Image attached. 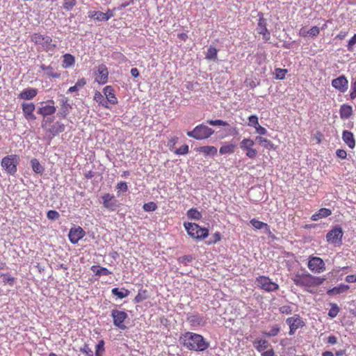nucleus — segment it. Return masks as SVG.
Here are the masks:
<instances>
[{
    "label": "nucleus",
    "mask_w": 356,
    "mask_h": 356,
    "mask_svg": "<svg viewBox=\"0 0 356 356\" xmlns=\"http://www.w3.org/2000/svg\"><path fill=\"white\" fill-rule=\"evenodd\" d=\"M180 342L189 350L204 351L209 346V343L201 334L186 332L180 337Z\"/></svg>",
    "instance_id": "1"
},
{
    "label": "nucleus",
    "mask_w": 356,
    "mask_h": 356,
    "mask_svg": "<svg viewBox=\"0 0 356 356\" xmlns=\"http://www.w3.org/2000/svg\"><path fill=\"white\" fill-rule=\"evenodd\" d=\"M291 280L296 286L303 287L306 291L311 292L309 290L310 288L322 284L325 280V278L314 276L308 273H298L294 274Z\"/></svg>",
    "instance_id": "2"
},
{
    "label": "nucleus",
    "mask_w": 356,
    "mask_h": 356,
    "mask_svg": "<svg viewBox=\"0 0 356 356\" xmlns=\"http://www.w3.org/2000/svg\"><path fill=\"white\" fill-rule=\"evenodd\" d=\"M31 40L45 51H54L56 48V42L49 35L35 33L31 35Z\"/></svg>",
    "instance_id": "3"
},
{
    "label": "nucleus",
    "mask_w": 356,
    "mask_h": 356,
    "mask_svg": "<svg viewBox=\"0 0 356 356\" xmlns=\"http://www.w3.org/2000/svg\"><path fill=\"white\" fill-rule=\"evenodd\" d=\"M184 228L187 234L193 239L202 240L209 235V230L207 228H202L199 225L193 222H184Z\"/></svg>",
    "instance_id": "4"
},
{
    "label": "nucleus",
    "mask_w": 356,
    "mask_h": 356,
    "mask_svg": "<svg viewBox=\"0 0 356 356\" xmlns=\"http://www.w3.org/2000/svg\"><path fill=\"white\" fill-rule=\"evenodd\" d=\"M214 133V131L208 126L201 124L197 125L192 131L187 132L188 137L195 140H202L209 138Z\"/></svg>",
    "instance_id": "5"
},
{
    "label": "nucleus",
    "mask_w": 356,
    "mask_h": 356,
    "mask_svg": "<svg viewBox=\"0 0 356 356\" xmlns=\"http://www.w3.org/2000/svg\"><path fill=\"white\" fill-rule=\"evenodd\" d=\"M19 160V156L17 154L8 155L2 159L1 165L6 173L14 175L17 171Z\"/></svg>",
    "instance_id": "6"
},
{
    "label": "nucleus",
    "mask_w": 356,
    "mask_h": 356,
    "mask_svg": "<svg viewBox=\"0 0 356 356\" xmlns=\"http://www.w3.org/2000/svg\"><path fill=\"white\" fill-rule=\"evenodd\" d=\"M255 284L257 287L266 292H273L279 289V285L268 276L261 275L256 277Z\"/></svg>",
    "instance_id": "7"
},
{
    "label": "nucleus",
    "mask_w": 356,
    "mask_h": 356,
    "mask_svg": "<svg viewBox=\"0 0 356 356\" xmlns=\"http://www.w3.org/2000/svg\"><path fill=\"white\" fill-rule=\"evenodd\" d=\"M343 235L342 228L339 226H336L327 233L326 241L329 243L339 246L342 243Z\"/></svg>",
    "instance_id": "8"
},
{
    "label": "nucleus",
    "mask_w": 356,
    "mask_h": 356,
    "mask_svg": "<svg viewBox=\"0 0 356 356\" xmlns=\"http://www.w3.org/2000/svg\"><path fill=\"white\" fill-rule=\"evenodd\" d=\"M108 70L105 64H100L94 71L95 81L99 85H104L108 80Z\"/></svg>",
    "instance_id": "9"
},
{
    "label": "nucleus",
    "mask_w": 356,
    "mask_h": 356,
    "mask_svg": "<svg viewBox=\"0 0 356 356\" xmlns=\"http://www.w3.org/2000/svg\"><path fill=\"white\" fill-rule=\"evenodd\" d=\"M308 268L313 273H321L325 270V264L323 260L318 257L311 256L309 258Z\"/></svg>",
    "instance_id": "10"
},
{
    "label": "nucleus",
    "mask_w": 356,
    "mask_h": 356,
    "mask_svg": "<svg viewBox=\"0 0 356 356\" xmlns=\"http://www.w3.org/2000/svg\"><path fill=\"white\" fill-rule=\"evenodd\" d=\"M111 316L113 318V325L115 327L121 330H125L127 328L124 322L128 318V315L125 312L118 309H113L111 311Z\"/></svg>",
    "instance_id": "11"
},
{
    "label": "nucleus",
    "mask_w": 356,
    "mask_h": 356,
    "mask_svg": "<svg viewBox=\"0 0 356 356\" xmlns=\"http://www.w3.org/2000/svg\"><path fill=\"white\" fill-rule=\"evenodd\" d=\"M254 142L251 138H244L240 143V148L246 151L245 155L250 159H254L257 154V150L253 148Z\"/></svg>",
    "instance_id": "12"
},
{
    "label": "nucleus",
    "mask_w": 356,
    "mask_h": 356,
    "mask_svg": "<svg viewBox=\"0 0 356 356\" xmlns=\"http://www.w3.org/2000/svg\"><path fill=\"white\" fill-rule=\"evenodd\" d=\"M258 15L259 20L256 30L259 34L263 35L265 41H268L270 39V33L267 29L266 20L264 17L263 13H259Z\"/></svg>",
    "instance_id": "13"
},
{
    "label": "nucleus",
    "mask_w": 356,
    "mask_h": 356,
    "mask_svg": "<svg viewBox=\"0 0 356 356\" xmlns=\"http://www.w3.org/2000/svg\"><path fill=\"white\" fill-rule=\"evenodd\" d=\"M102 199L104 207L108 211H115L119 207L118 200L113 195L105 193Z\"/></svg>",
    "instance_id": "14"
},
{
    "label": "nucleus",
    "mask_w": 356,
    "mask_h": 356,
    "mask_svg": "<svg viewBox=\"0 0 356 356\" xmlns=\"http://www.w3.org/2000/svg\"><path fill=\"white\" fill-rule=\"evenodd\" d=\"M286 321L289 326V334L290 335L294 334L296 330L305 325L303 321L299 315H294L293 316L289 317Z\"/></svg>",
    "instance_id": "15"
},
{
    "label": "nucleus",
    "mask_w": 356,
    "mask_h": 356,
    "mask_svg": "<svg viewBox=\"0 0 356 356\" xmlns=\"http://www.w3.org/2000/svg\"><path fill=\"white\" fill-rule=\"evenodd\" d=\"M103 93L105 98L106 105H115L118 103V98L115 94V90L113 86H106L103 89Z\"/></svg>",
    "instance_id": "16"
},
{
    "label": "nucleus",
    "mask_w": 356,
    "mask_h": 356,
    "mask_svg": "<svg viewBox=\"0 0 356 356\" xmlns=\"http://www.w3.org/2000/svg\"><path fill=\"white\" fill-rule=\"evenodd\" d=\"M332 86L341 92H345L348 90V81L344 75H341L332 81Z\"/></svg>",
    "instance_id": "17"
},
{
    "label": "nucleus",
    "mask_w": 356,
    "mask_h": 356,
    "mask_svg": "<svg viewBox=\"0 0 356 356\" xmlns=\"http://www.w3.org/2000/svg\"><path fill=\"white\" fill-rule=\"evenodd\" d=\"M22 107L24 116L27 120H35L36 119V117L33 113L35 108L33 103L24 102L22 104Z\"/></svg>",
    "instance_id": "18"
},
{
    "label": "nucleus",
    "mask_w": 356,
    "mask_h": 356,
    "mask_svg": "<svg viewBox=\"0 0 356 356\" xmlns=\"http://www.w3.org/2000/svg\"><path fill=\"white\" fill-rule=\"evenodd\" d=\"M85 235L83 229L79 227L77 228L70 229L68 234L69 240L73 244L78 243Z\"/></svg>",
    "instance_id": "19"
},
{
    "label": "nucleus",
    "mask_w": 356,
    "mask_h": 356,
    "mask_svg": "<svg viewBox=\"0 0 356 356\" xmlns=\"http://www.w3.org/2000/svg\"><path fill=\"white\" fill-rule=\"evenodd\" d=\"M47 134L55 136L59 133L64 131L65 125L59 122H56L51 127H47V129H44Z\"/></svg>",
    "instance_id": "20"
},
{
    "label": "nucleus",
    "mask_w": 356,
    "mask_h": 356,
    "mask_svg": "<svg viewBox=\"0 0 356 356\" xmlns=\"http://www.w3.org/2000/svg\"><path fill=\"white\" fill-rule=\"evenodd\" d=\"M38 94V90L33 88H28L23 90L18 95L22 99L31 100L33 99Z\"/></svg>",
    "instance_id": "21"
},
{
    "label": "nucleus",
    "mask_w": 356,
    "mask_h": 356,
    "mask_svg": "<svg viewBox=\"0 0 356 356\" xmlns=\"http://www.w3.org/2000/svg\"><path fill=\"white\" fill-rule=\"evenodd\" d=\"M256 141L264 148L267 149H273L275 150L277 149V145L273 143L271 140L268 138H264L261 136H257L255 138Z\"/></svg>",
    "instance_id": "22"
},
{
    "label": "nucleus",
    "mask_w": 356,
    "mask_h": 356,
    "mask_svg": "<svg viewBox=\"0 0 356 356\" xmlns=\"http://www.w3.org/2000/svg\"><path fill=\"white\" fill-rule=\"evenodd\" d=\"M49 102L51 104V105H45L42 107H40L38 110V113L43 116H47L54 114L56 112V107L54 106V102L53 100H49Z\"/></svg>",
    "instance_id": "23"
},
{
    "label": "nucleus",
    "mask_w": 356,
    "mask_h": 356,
    "mask_svg": "<svg viewBox=\"0 0 356 356\" xmlns=\"http://www.w3.org/2000/svg\"><path fill=\"white\" fill-rule=\"evenodd\" d=\"M187 321L192 326H201L205 323L203 316L199 314L189 316Z\"/></svg>",
    "instance_id": "24"
},
{
    "label": "nucleus",
    "mask_w": 356,
    "mask_h": 356,
    "mask_svg": "<svg viewBox=\"0 0 356 356\" xmlns=\"http://www.w3.org/2000/svg\"><path fill=\"white\" fill-rule=\"evenodd\" d=\"M342 139L344 143L351 149L355 146V140L352 132L345 130L342 133Z\"/></svg>",
    "instance_id": "25"
},
{
    "label": "nucleus",
    "mask_w": 356,
    "mask_h": 356,
    "mask_svg": "<svg viewBox=\"0 0 356 356\" xmlns=\"http://www.w3.org/2000/svg\"><path fill=\"white\" fill-rule=\"evenodd\" d=\"M250 224L257 229H264L266 230V232L270 235L272 234L270 226L264 222L259 221L255 218H253L250 220Z\"/></svg>",
    "instance_id": "26"
},
{
    "label": "nucleus",
    "mask_w": 356,
    "mask_h": 356,
    "mask_svg": "<svg viewBox=\"0 0 356 356\" xmlns=\"http://www.w3.org/2000/svg\"><path fill=\"white\" fill-rule=\"evenodd\" d=\"M332 214V211L329 209H327V208H322V209H320L318 212L314 213L312 217H311V219L313 220V221H317L319 219H321L323 218H326V217H328L330 216V215Z\"/></svg>",
    "instance_id": "27"
},
{
    "label": "nucleus",
    "mask_w": 356,
    "mask_h": 356,
    "mask_svg": "<svg viewBox=\"0 0 356 356\" xmlns=\"http://www.w3.org/2000/svg\"><path fill=\"white\" fill-rule=\"evenodd\" d=\"M349 289L350 287L348 285L341 284L337 286L327 290V293L329 296H335L346 292Z\"/></svg>",
    "instance_id": "28"
},
{
    "label": "nucleus",
    "mask_w": 356,
    "mask_h": 356,
    "mask_svg": "<svg viewBox=\"0 0 356 356\" xmlns=\"http://www.w3.org/2000/svg\"><path fill=\"white\" fill-rule=\"evenodd\" d=\"M339 114L341 119H348L353 114V108L348 104H343L340 107Z\"/></svg>",
    "instance_id": "29"
},
{
    "label": "nucleus",
    "mask_w": 356,
    "mask_h": 356,
    "mask_svg": "<svg viewBox=\"0 0 356 356\" xmlns=\"http://www.w3.org/2000/svg\"><path fill=\"white\" fill-rule=\"evenodd\" d=\"M63 67L65 69L69 68L74 65L75 58L70 54H65L63 55Z\"/></svg>",
    "instance_id": "30"
},
{
    "label": "nucleus",
    "mask_w": 356,
    "mask_h": 356,
    "mask_svg": "<svg viewBox=\"0 0 356 356\" xmlns=\"http://www.w3.org/2000/svg\"><path fill=\"white\" fill-rule=\"evenodd\" d=\"M236 145L234 143H226L220 147L219 153L222 155L227 154H232L234 152Z\"/></svg>",
    "instance_id": "31"
},
{
    "label": "nucleus",
    "mask_w": 356,
    "mask_h": 356,
    "mask_svg": "<svg viewBox=\"0 0 356 356\" xmlns=\"http://www.w3.org/2000/svg\"><path fill=\"white\" fill-rule=\"evenodd\" d=\"M91 270L97 276L101 275H108L111 274V272L105 267L92 266L91 267Z\"/></svg>",
    "instance_id": "32"
},
{
    "label": "nucleus",
    "mask_w": 356,
    "mask_h": 356,
    "mask_svg": "<svg viewBox=\"0 0 356 356\" xmlns=\"http://www.w3.org/2000/svg\"><path fill=\"white\" fill-rule=\"evenodd\" d=\"M94 100L98 103L99 105L102 106L106 108H109L110 106L106 105V102H105V98L104 94H102L99 91H95L94 94Z\"/></svg>",
    "instance_id": "33"
},
{
    "label": "nucleus",
    "mask_w": 356,
    "mask_h": 356,
    "mask_svg": "<svg viewBox=\"0 0 356 356\" xmlns=\"http://www.w3.org/2000/svg\"><path fill=\"white\" fill-rule=\"evenodd\" d=\"M198 151L203 153L205 156H214L217 154V148L213 146H202L197 149Z\"/></svg>",
    "instance_id": "34"
},
{
    "label": "nucleus",
    "mask_w": 356,
    "mask_h": 356,
    "mask_svg": "<svg viewBox=\"0 0 356 356\" xmlns=\"http://www.w3.org/2000/svg\"><path fill=\"white\" fill-rule=\"evenodd\" d=\"M40 68L45 72V74L49 77L59 78L60 74L54 71L51 66L40 65Z\"/></svg>",
    "instance_id": "35"
},
{
    "label": "nucleus",
    "mask_w": 356,
    "mask_h": 356,
    "mask_svg": "<svg viewBox=\"0 0 356 356\" xmlns=\"http://www.w3.org/2000/svg\"><path fill=\"white\" fill-rule=\"evenodd\" d=\"M111 293L113 295L117 296L118 298L122 299L127 297L129 295L130 291L124 288H122L121 290H120L118 288H113L111 290Z\"/></svg>",
    "instance_id": "36"
},
{
    "label": "nucleus",
    "mask_w": 356,
    "mask_h": 356,
    "mask_svg": "<svg viewBox=\"0 0 356 356\" xmlns=\"http://www.w3.org/2000/svg\"><path fill=\"white\" fill-rule=\"evenodd\" d=\"M254 347L259 352H262L269 346V343L265 339H257L253 343Z\"/></svg>",
    "instance_id": "37"
},
{
    "label": "nucleus",
    "mask_w": 356,
    "mask_h": 356,
    "mask_svg": "<svg viewBox=\"0 0 356 356\" xmlns=\"http://www.w3.org/2000/svg\"><path fill=\"white\" fill-rule=\"evenodd\" d=\"M86 84V80L84 78H81L79 79L74 86L70 87L67 90V92L72 93L74 92H76L83 88Z\"/></svg>",
    "instance_id": "38"
},
{
    "label": "nucleus",
    "mask_w": 356,
    "mask_h": 356,
    "mask_svg": "<svg viewBox=\"0 0 356 356\" xmlns=\"http://www.w3.org/2000/svg\"><path fill=\"white\" fill-rule=\"evenodd\" d=\"M148 298V292L146 289H140L134 298L136 303H140Z\"/></svg>",
    "instance_id": "39"
},
{
    "label": "nucleus",
    "mask_w": 356,
    "mask_h": 356,
    "mask_svg": "<svg viewBox=\"0 0 356 356\" xmlns=\"http://www.w3.org/2000/svg\"><path fill=\"white\" fill-rule=\"evenodd\" d=\"M88 17L90 18H94L98 22L106 21L105 13L100 11L89 12Z\"/></svg>",
    "instance_id": "40"
},
{
    "label": "nucleus",
    "mask_w": 356,
    "mask_h": 356,
    "mask_svg": "<svg viewBox=\"0 0 356 356\" xmlns=\"http://www.w3.org/2000/svg\"><path fill=\"white\" fill-rule=\"evenodd\" d=\"M33 170L38 174H42L44 171L43 167L40 165L37 159H33L31 161Z\"/></svg>",
    "instance_id": "41"
},
{
    "label": "nucleus",
    "mask_w": 356,
    "mask_h": 356,
    "mask_svg": "<svg viewBox=\"0 0 356 356\" xmlns=\"http://www.w3.org/2000/svg\"><path fill=\"white\" fill-rule=\"evenodd\" d=\"M187 216L191 219L200 220L202 218V213L195 208H192L187 211Z\"/></svg>",
    "instance_id": "42"
},
{
    "label": "nucleus",
    "mask_w": 356,
    "mask_h": 356,
    "mask_svg": "<svg viewBox=\"0 0 356 356\" xmlns=\"http://www.w3.org/2000/svg\"><path fill=\"white\" fill-rule=\"evenodd\" d=\"M218 50L213 47H209L206 54L207 60H216L217 58Z\"/></svg>",
    "instance_id": "43"
},
{
    "label": "nucleus",
    "mask_w": 356,
    "mask_h": 356,
    "mask_svg": "<svg viewBox=\"0 0 356 356\" xmlns=\"http://www.w3.org/2000/svg\"><path fill=\"white\" fill-rule=\"evenodd\" d=\"M63 104L61 107V112H60L58 115L59 117L62 118H65L67 115L69 113L70 105L67 104V100H63Z\"/></svg>",
    "instance_id": "44"
},
{
    "label": "nucleus",
    "mask_w": 356,
    "mask_h": 356,
    "mask_svg": "<svg viewBox=\"0 0 356 356\" xmlns=\"http://www.w3.org/2000/svg\"><path fill=\"white\" fill-rule=\"evenodd\" d=\"M63 7L67 11L72 10L77 3L76 0H63Z\"/></svg>",
    "instance_id": "45"
},
{
    "label": "nucleus",
    "mask_w": 356,
    "mask_h": 356,
    "mask_svg": "<svg viewBox=\"0 0 356 356\" xmlns=\"http://www.w3.org/2000/svg\"><path fill=\"white\" fill-rule=\"evenodd\" d=\"M288 70L286 69L276 68L275 69V78L277 79H284Z\"/></svg>",
    "instance_id": "46"
},
{
    "label": "nucleus",
    "mask_w": 356,
    "mask_h": 356,
    "mask_svg": "<svg viewBox=\"0 0 356 356\" xmlns=\"http://www.w3.org/2000/svg\"><path fill=\"white\" fill-rule=\"evenodd\" d=\"M339 312V308L336 303L331 304V308L329 310L328 315L331 318H334Z\"/></svg>",
    "instance_id": "47"
},
{
    "label": "nucleus",
    "mask_w": 356,
    "mask_h": 356,
    "mask_svg": "<svg viewBox=\"0 0 356 356\" xmlns=\"http://www.w3.org/2000/svg\"><path fill=\"white\" fill-rule=\"evenodd\" d=\"M280 328L277 325H273L268 332H264L266 337H275L280 332Z\"/></svg>",
    "instance_id": "48"
},
{
    "label": "nucleus",
    "mask_w": 356,
    "mask_h": 356,
    "mask_svg": "<svg viewBox=\"0 0 356 356\" xmlns=\"http://www.w3.org/2000/svg\"><path fill=\"white\" fill-rule=\"evenodd\" d=\"M1 277L3 279V282L5 284H8L10 286H13L15 282V277L10 276L9 274L7 273H2L1 275Z\"/></svg>",
    "instance_id": "49"
},
{
    "label": "nucleus",
    "mask_w": 356,
    "mask_h": 356,
    "mask_svg": "<svg viewBox=\"0 0 356 356\" xmlns=\"http://www.w3.org/2000/svg\"><path fill=\"white\" fill-rule=\"evenodd\" d=\"M104 350V340H100L96 346L95 356H102V353Z\"/></svg>",
    "instance_id": "50"
},
{
    "label": "nucleus",
    "mask_w": 356,
    "mask_h": 356,
    "mask_svg": "<svg viewBox=\"0 0 356 356\" xmlns=\"http://www.w3.org/2000/svg\"><path fill=\"white\" fill-rule=\"evenodd\" d=\"M189 147L188 145H183L179 148L175 150V154L177 155H184L188 153Z\"/></svg>",
    "instance_id": "51"
},
{
    "label": "nucleus",
    "mask_w": 356,
    "mask_h": 356,
    "mask_svg": "<svg viewBox=\"0 0 356 356\" xmlns=\"http://www.w3.org/2000/svg\"><path fill=\"white\" fill-rule=\"evenodd\" d=\"M143 208L145 211H154L157 209V205L154 202H149L144 204Z\"/></svg>",
    "instance_id": "52"
},
{
    "label": "nucleus",
    "mask_w": 356,
    "mask_h": 356,
    "mask_svg": "<svg viewBox=\"0 0 356 356\" xmlns=\"http://www.w3.org/2000/svg\"><path fill=\"white\" fill-rule=\"evenodd\" d=\"M208 124L212 126H228L229 124L222 120H207Z\"/></svg>",
    "instance_id": "53"
},
{
    "label": "nucleus",
    "mask_w": 356,
    "mask_h": 356,
    "mask_svg": "<svg viewBox=\"0 0 356 356\" xmlns=\"http://www.w3.org/2000/svg\"><path fill=\"white\" fill-rule=\"evenodd\" d=\"M259 124V120L257 115H252L248 118V126L256 127Z\"/></svg>",
    "instance_id": "54"
},
{
    "label": "nucleus",
    "mask_w": 356,
    "mask_h": 356,
    "mask_svg": "<svg viewBox=\"0 0 356 356\" xmlns=\"http://www.w3.org/2000/svg\"><path fill=\"white\" fill-rule=\"evenodd\" d=\"M47 217L49 220H56L60 217L58 211L55 210H49L47 213Z\"/></svg>",
    "instance_id": "55"
},
{
    "label": "nucleus",
    "mask_w": 356,
    "mask_h": 356,
    "mask_svg": "<svg viewBox=\"0 0 356 356\" xmlns=\"http://www.w3.org/2000/svg\"><path fill=\"white\" fill-rule=\"evenodd\" d=\"M116 188L118 190V193H119L120 191L125 193L128 191V186L126 182L121 181L117 184Z\"/></svg>",
    "instance_id": "56"
},
{
    "label": "nucleus",
    "mask_w": 356,
    "mask_h": 356,
    "mask_svg": "<svg viewBox=\"0 0 356 356\" xmlns=\"http://www.w3.org/2000/svg\"><path fill=\"white\" fill-rule=\"evenodd\" d=\"M320 33V29L316 26H312L309 31H307V33H309V35L311 37H316Z\"/></svg>",
    "instance_id": "57"
},
{
    "label": "nucleus",
    "mask_w": 356,
    "mask_h": 356,
    "mask_svg": "<svg viewBox=\"0 0 356 356\" xmlns=\"http://www.w3.org/2000/svg\"><path fill=\"white\" fill-rule=\"evenodd\" d=\"M81 352L84 353L86 356H93V352L90 348L88 344H84V346L80 349Z\"/></svg>",
    "instance_id": "58"
},
{
    "label": "nucleus",
    "mask_w": 356,
    "mask_h": 356,
    "mask_svg": "<svg viewBox=\"0 0 356 356\" xmlns=\"http://www.w3.org/2000/svg\"><path fill=\"white\" fill-rule=\"evenodd\" d=\"M178 140H179V138L177 136L172 137L171 138H170L168 140V147L170 150H172L173 149L175 145L178 142Z\"/></svg>",
    "instance_id": "59"
},
{
    "label": "nucleus",
    "mask_w": 356,
    "mask_h": 356,
    "mask_svg": "<svg viewBox=\"0 0 356 356\" xmlns=\"http://www.w3.org/2000/svg\"><path fill=\"white\" fill-rule=\"evenodd\" d=\"M356 44V33L349 40L347 48L349 51H353L354 44Z\"/></svg>",
    "instance_id": "60"
},
{
    "label": "nucleus",
    "mask_w": 356,
    "mask_h": 356,
    "mask_svg": "<svg viewBox=\"0 0 356 356\" xmlns=\"http://www.w3.org/2000/svg\"><path fill=\"white\" fill-rule=\"evenodd\" d=\"M54 118H47L46 119H44L42 122V129H47V127H49V125L53 122Z\"/></svg>",
    "instance_id": "61"
},
{
    "label": "nucleus",
    "mask_w": 356,
    "mask_h": 356,
    "mask_svg": "<svg viewBox=\"0 0 356 356\" xmlns=\"http://www.w3.org/2000/svg\"><path fill=\"white\" fill-rule=\"evenodd\" d=\"M350 97L352 99L356 98V80L351 85V91L350 93Z\"/></svg>",
    "instance_id": "62"
},
{
    "label": "nucleus",
    "mask_w": 356,
    "mask_h": 356,
    "mask_svg": "<svg viewBox=\"0 0 356 356\" xmlns=\"http://www.w3.org/2000/svg\"><path fill=\"white\" fill-rule=\"evenodd\" d=\"M280 312L282 314H291L292 310H291V307H290V306L284 305V306H282V307L280 308Z\"/></svg>",
    "instance_id": "63"
},
{
    "label": "nucleus",
    "mask_w": 356,
    "mask_h": 356,
    "mask_svg": "<svg viewBox=\"0 0 356 356\" xmlns=\"http://www.w3.org/2000/svg\"><path fill=\"white\" fill-rule=\"evenodd\" d=\"M254 129L256 130V132L259 135H266L267 134L266 129L259 125V124Z\"/></svg>",
    "instance_id": "64"
}]
</instances>
